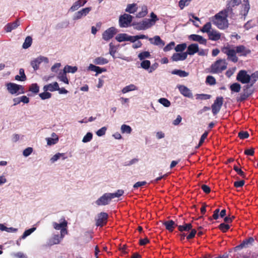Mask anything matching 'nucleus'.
Segmentation results:
<instances>
[{"mask_svg":"<svg viewBox=\"0 0 258 258\" xmlns=\"http://www.w3.org/2000/svg\"><path fill=\"white\" fill-rule=\"evenodd\" d=\"M192 226L191 223H184L182 225H178L177 228L181 234L179 235L180 239L182 240L186 237L187 240L192 239L195 236L197 231L192 228Z\"/></svg>","mask_w":258,"mask_h":258,"instance_id":"obj_1","label":"nucleus"},{"mask_svg":"<svg viewBox=\"0 0 258 258\" xmlns=\"http://www.w3.org/2000/svg\"><path fill=\"white\" fill-rule=\"evenodd\" d=\"M212 21L219 29L226 27V9H224L212 18Z\"/></svg>","mask_w":258,"mask_h":258,"instance_id":"obj_2","label":"nucleus"},{"mask_svg":"<svg viewBox=\"0 0 258 258\" xmlns=\"http://www.w3.org/2000/svg\"><path fill=\"white\" fill-rule=\"evenodd\" d=\"M226 60L219 59L213 63L210 67V73L212 74H219L226 69Z\"/></svg>","mask_w":258,"mask_h":258,"instance_id":"obj_3","label":"nucleus"},{"mask_svg":"<svg viewBox=\"0 0 258 258\" xmlns=\"http://www.w3.org/2000/svg\"><path fill=\"white\" fill-rule=\"evenodd\" d=\"M8 92L11 94L19 95L25 93L24 88L23 86L14 83H8L6 85Z\"/></svg>","mask_w":258,"mask_h":258,"instance_id":"obj_4","label":"nucleus"},{"mask_svg":"<svg viewBox=\"0 0 258 258\" xmlns=\"http://www.w3.org/2000/svg\"><path fill=\"white\" fill-rule=\"evenodd\" d=\"M133 17L130 14H124L119 18V25L121 28H126L131 26Z\"/></svg>","mask_w":258,"mask_h":258,"instance_id":"obj_5","label":"nucleus"},{"mask_svg":"<svg viewBox=\"0 0 258 258\" xmlns=\"http://www.w3.org/2000/svg\"><path fill=\"white\" fill-rule=\"evenodd\" d=\"M236 80L242 84H247L250 81V76L246 71L241 70L237 75Z\"/></svg>","mask_w":258,"mask_h":258,"instance_id":"obj_6","label":"nucleus"},{"mask_svg":"<svg viewBox=\"0 0 258 258\" xmlns=\"http://www.w3.org/2000/svg\"><path fill=\"white\" fill-rule=\"evenodd\" d=\"M112 198L109 192L104 194L101 197H100L98 200L95 201V204L99 206H106L108 205Z\"/></svg>","mask_w":258,"mask_h":258,"instance_id":"obj_7","label":"nucleus"},{"mask_svg":"<svg viewBox=\"0 0 258 258\" xmlns=\"http://www.w3.org/2000/svg\"><path fill=\"white\" fill-rule=\"evenodd\" d=\"M42 62H44L46 63H48V58L45 56H40L32 60L30 62V64L32 67L33 68L34 71H36L38 70L39 65Z\"/></svg>","mask_w":258,"mask_h":258,"instance_id":"obj_8","label":"nucleus"},{"mask_svg":"<svg viewBox=\"0 0 258 258\" xmlns=\"http://www.w3.org/2000/svg\"><path fill=\"white\" fill-rule=\"evenodd\" d=\"M91 7H87L75 12L73 16V20L74 21L79 20L86 16L91 11Z\"/></svg>","mask_w":258,"mask_h":258,"instance_id":"obj_9","label":"nucleus"},{"mask_svg":"<svg viewBox=\"0 0 258 258\" xmlns=\"http://www.w3.org/2000/svg\"><path fill=\"white\" fill-rule=\"evenodd\" d=\"M223 104V97H218L211 106L213 115H216L220 111Z\"/></svg>","mask_w":258,"mask_h":258,"instance_id":"obj_10","label":"nucleus"},{"mask_svg":"<svg viewBox=\"0 0 258 258\" xmlns=\"http://www.w3.org/2000/svg\"><path fill=\"white\" fill-rule=\"evenodd\" d=\"M149 21L147 19H144L142 21L133 23V26H134L135 29L137 30H146L151 27V24H149Z\"/></svg>","mask_w":258,"mask_h":258,"instance_id":"obj_11","label":"nucleus"},{"mask_svg":"<svg viewBox=\"0 0 258 258\" xmlns=\"http://www.w3.org/2000/svg\"><path fill=\"white\" fill-rule=\"evenodd\" d=\"M117 30L114 27H111L106 30L102 34V38L105 41H108L113 37L117 33Z\"/></svg>","mask_w":258,"mask_h":258,"instance_id":"obj_12","label":"nucleus"},{"mask_svg":"<svg viewBox=\"0 0 258 258\" xmlns=\"http://www.w3.org/2000/svg\"><path fill=\"white\" fill-rule=\"evenodd\" d=\"M108 214L105 212H101L98 215V218L96 221V225L98 226H102L106 223Z\"/></svg>","mask_w":258,"mask_h":258,"instance_id":"obj_13","label":"nucleus"},{"mask_svg":"<svg viewBox=\"0 0 258 258\" xmlns=\"http://www.w3.org/2000/svg\"><path fill=\"white\" fill-rule=\"evenodd\" d=\"M180 93L186 97L189 98H192V93L191 91L187 87L184 85H179L177 86Z\"/></svg>","mask_w":258,"mask_h":258,"instance_id":"obj_14","label":"nucleus"},{"mask_svg":"<svg viewBox=\"0 0 258 258\" xmlns=\"http://www.w3.org/2000/svg\"><path fill=\"white\" fill-rule=\"evenodd\" d=\"M86 3L87 1L86 0H78L75 2L69 9V12H74L78 10L80 8L84 6Z\"/></svg>","mask_w":258,"mask_h":258,"instance_id":"obj_15","label":"nucleus"},{"mask_svg":"<svg viewBox=\"0 0 258 258\" xmlns=\"http://www.w3.org/2000/svg\"><path fill=\"white\" fill-rule=\"evenodd\" d=\"M236 53L233 47L227 48V55L228 56V58L234 62H236L238 60Z\"/></svg>","mask_w":258,"mask_h":258,"instance_id":"obj_16","label":"nucleus"},{"mask_svg":"<svg viewBox=\"0 0 258 258\" xmlns=\"http://www.w3.org/2000/svg\"><path fill=\"white\" fill-rule=\"evenodd\" d=\"M149 40L151 44L159 47H162L165 45L164 41L158 35L155 36L153 38H149Z\"/></svg>","mask_w":258,"mask_h":258,"instance_id":"obj_17","label":"nucleus"},{"mask_svg":"<svg viewBox=\"0 0 258 258\" xmlns=\"http://www.w3.org/2000/svg\"><path fill=\"white\" fill-rule=\"evenodd\" d=\"M233 48L235 52L240 56H245L250 52V51L243 45L233 47Z\"/></svg>","mask_w":258,"mask_h":258,"instance_id":"obj_18","label":"nucleus"},{"mask_svg":"<svg viewBox=\"0 0 258 258\" xmlns=\"http://www.w3.org/2000/svg\"><path fill=\"white\" fill-rule=\"evenodd\" d=\"M199 51V45L197 43H192L187 46L185 53L192 55Z\"/></svg>","mask_w":258,"mask_h":258,"instance_id":"obj_19","label":"nucleus"},{"mask_svg":"<svg viewBox=\"0 0 258 258\" xmlns=\"http://www.w3.org/2000/svg\"><path fill=\"white\" fill-rule=\"evenodd\" d=\"M20 25V22L18 20H16L13 23H8L4 27L5 31L6 32H10L13 30L16 29Z\"/></svg>","mask_w":258,"mask_h":258,"instance_id":"obj_20","label":"nucleus"},{"mask_svg":"<svg viewBox=\"0 0 258 258\" xmlns=\"http://www.w3.org/2000/svg\"><path fill=\"white\" fill-rule=\"evenodd\" d=\"M60 220L62 221L60 223H57L56 222L53 223V226L54 229L56 230H60L61 231V230L64 229L67 230L66 227L67 226L68 222L64 219V218H61Z\"/></svg>","mask_w":258,"mask_h":258,"instance_id":"obj_21","label":"nucleus"},{"mask_svg":"<svg viewBox=\"0 0 258 258\" xmlns=\"http://www.w3.org/2000/svg\"><path fill=\"white\" fill-rule=\"evenodd\" d=\"M88 70L96 72V76H97L98 74H101L102 73L106 71V69L105 68H100L93 64H90L89 66L88 67Z\"/></svg>","mask_w":258,"mask_h":258,"instance_id":"obj_22","label":"nucleus"},{"mask_svg":"<svg viewBox=\"0 0 258 258\" xmlns=\"http://www.w3.org/2000/svg\"><path fill=\"white\" fill-rule=\"evenodd\" d=\"M241 3V0H229L227 8V17L232 11V8L239 5Z\"/></svg>","mask_w":258,"mask_h":258,"instance_id":"obj_23","label":"nucleus"},{"mask_svg":"<svg viewBox=\"0 0 258 258\" xmlns=\"http://www.w3.org/2000/svg\"><path fill=\"white\" fill-rule=\"evenodd\" d=\"M187 58V53L184 52L174 53L171 56V59L173 61L184 60Z\"/></svg>","mask_w":258,"mask_h":258,"instance_id":"obj_24","label":"nucleus"},{"mask_svg":"<svg viewBox=\"0 0 258 258\" xmlns=\"http://www.w3.org/2000/svg\"><path fill=\"white\" fill-rule=\"evenodd\" d=\"M43 89L45 92L47 91L53 92L59 89V86L58 83L56 82H55L53 83H50L44 86Z\"/></svg>","mask_w":258,"mask_h":258,"instance_id":"obj_25","label":"nucleus"},{"mask_svg":"<svg viewBox=\"0 0 258 258\" xmlns=\"http://www.w3.org/2000/svg\"><path fill=\"white\" fill-rule=\"evenodd\" d=\"M68 233L67 230L62 229L61 231L57 234H54L53 236V242H60Z\"/></svg>","mask_w":258,"mask_h":258,"instance_id":"obj_26","label":"nucleus"},{"mask_svg":"<svg viewBox=\"0 0 258 258\" xmlns=\"http://www.w3.org/2000/svg\"><path fill=\"white\" fill-rule=\"evenodd\" d=\"M163 224L169 231H172L175 227H177V224L173 220L166 221Z\"/></svg>","mask_w":258,"mask_h":258,"instance_id":"obj_27","label":"nucleus"},{"mask_svg":"<svg viewBox=\"0 0 258 258\" xmlns=\"http://www.w3.org/2000/svg\"><path fill=\"white\" fill-rule=\"evenodd\" d=\"M220 217L223 218L224 222L219 225V228L224 232H226V209L222 210L219 214Z\"/></svg>","mask_w":258,"mask_h":258,"instance_id":"obj_28","label":"nucleus"},{"mask_svg":"<svg viewBox=\"0 0 258 258\" xmlns=\"http://www.w3.org/2000/svg\"><path fill=\"white\" fill-rule=\"evenodd\" d=\"M243 4H242V9L241 11V15L246 16L250 9V5L248 0H243Z\"/></svg>","mask_w":258,"mask_h":258,"instance_id":"obj_29","label":"nucleus"},{"mask_svg":"<svg viewBox=\"0 0 258 258\" xmlns=\"http://www.w3.org/2000/svg\"><path fill=\"white\" fill-rule=\"evenodd\" d=\"M208 36L210 40L216 41L220 38V35L216 31L212 30L209 32Z\"/></svg>","mask_w":258,"mask_h":258,"instance_id":"obj_30","label":"nucleus"},{"mask_svg":"<svg viewBox=\"0 0 258 258\" xmlns=\"http://www.w3.org/2000/svg\"><path fill=\"white\" fill-rule=\"evenodd\" d=\"M20 75H16L15 79L18 81H25L27 79L26 76L25 74L24 70L22 68L19 69Z\"/></svg>","mask_w":258,"mask_h":258,"instance_id":"obj_31","label":"nucleus"},{"mask_svg":"<svg viewBox=\"0 0 258 258\" xmlns=\"http://www.w3.org/2000/svg\"><path fill=\"white\" fill-rule=\"evenodd\" d=\"M171 74L173 75H176L180 77L184 78L188 76L189 73L181 70L175 69L171 72Z\"/></svg>","mask_w":258,"mask_h":258,"instance_id":"obj_32","label":"nucleus"},{"mask_svg":"<svg viewBox=\"0 0 258 258\" xmlns=\"http://www.w3.org/2000/svg\"><path fill=\"white\" fill-rule=\"evenodd\" d=\"M66 74L67 73H64V71H62V72H59L57 76V78L59 79V81L63 82L64 83L69 84V80L67 77Z\"/></svg>","mask_w":258,"mask_h":258,"instance_id":"obj_33","label":"nucleus"},{"mask_svg":"<svg viewBox=\"0 0 258 258\" xmlns=\"http://www.w3.org/2000/svg\"><path fill=\"white\" fill-rule=\"evenodd\" d=\"M93 62L95 64L103 65L107 63L108 62V60L106 58L100 56L95 58L93 60Z\"/></svg>","mask_w":258,"mask_h":258,"instance_id":"obj_34","label":"nucleus"},{"mask_svg":"<svg viewBox=\"0 0 258 258\" xmlns=\"http://www.w3.org/2000/svg\"><path fill=\"white\" fill-rule=\"evenodd\" d=\"M137 4H132L127 5V7L125 10L126 12L130 14H134L137 10Z\"/></svg>","mask_w":258,"mask_h":258,"instance_id":"obj_35","label":"nucleus"},{"mask_svg":"<svg viewBox=\"0 0 258 258\" xmlns=\"http://www.w3.org/2000/svg\"><path fill=\"white\" fill-rule=\"evenodd\" d=\"M78 70V68L76 66H71L69 65L66 66L63 71H64V73H72L74 74Z\"/></svg>","mask_w":258,"mask_h":258,"instance_id":"obj_36","label":"nucleus"},{"mask_svg":"<svg viewBox=\"0 0 258 258\" xmlns=\"http://www.w3.org/2000/svg\"><path fill=\"white\" fill-rule=\"evenodd\" d=\"M61 157H62V160L65 159L67 157L65 156V154L64 153H58L53 155L50 159L51 163H53L57 161L58 159H59Z\"/></svg>","mask_w":258,"mask_h":258,"instance_id":"obj_37","label":"nucleus"},{"mask_svg":"<svg viewBox=\"0 0 258 258\" xmlns=\"http://www.w3.org/2000/svg\"><path fill=\"white\" fill-rule=\"evenodd\" d=\"M128 35L126 33L118 34L115 37V39L119 42L128 41Z\"/></svg>","mask_w":258,"mask_h":258,"instance_id":"obj_38","label":"nucleus"},{"mask_svg":"<svg viewBox=\"0 0 258 258\" xmlns=\"http://www.w3.org/2000/svg\"><path fill=\"white\" fill-rule=\"evenodd\" d=\"M137 90H138V88L135 85L130 84L128 86L124 87L122 89L121 91H122V93L125 94L128 92H130L132 91Z\"/></svg>","mask_w":258,"mask_h":258,"instance_id":"obj_39","label":"nucleus"},{"mask_svg":"<svg viewBox=\"0 0 258 258\" xmlns=\"http://www.w3.org/2000/svg\"><path fill=\"white\" fill-rule=\"evenodd\" d=\"M151 56L150 52L148 51L141 52L138 55L140 60H145L146 58H150Z\"/></svg>","mask_w":258,"mask_h":258,"instance_id":"obj_40","label":"nucleus"},{"mask_svg":"<svg viewBox=\"0 0 258 258\" xmlns=\"http://www.w3.org/2000/svg\"><path fill=\"white\" fill-rule=\"evenodd\" d=\"M32 43V38L31 36H28L26 37L25 39L24 42L23 44L22 47L24 49L28 48L31 45Z\"/></svg>","mask_w":258,"mask_h":258,"instance_id":"obj_41","label":"nucleus"},{"mask_svg":"<svg viewBox=\"0 0 258 258\" xmlns=\"http://www.w3.org/2000/svg\"><path fill=\"white\" fill-rule=\"evenodd\" d=\"M36 227H33L30 229L26 230L23 233V235L21 236L20 239H25L27 237H28L31 234H32L36 230Z\"/></svg>","mask_w":258,"mask_h":258,"instance_id":"obj_42","label":"nucleus"},{"mask_svg":"<svg viewBox=\"0 0 258 258\" xmlns=\"http://www.w3.org/2000/svg\"><path fill=\"white\" fill-rule=\"evenodd\" d=\"M230 89L232 93H237L240 91L241 86L238 83H234L230 86Z\"/></svg>","mask_w":258,"mask_h":258,"instance_id":"obj_43","label":"nucleus"},{"mask_svg":"<svg viewBox=\"0 0 258 258\" xmlns=\"http://www.w3.org/2000/svg\"><path fill=\"white\" fill-rule=\"evenodd\" d=\"M120 130L122 134H130L132 132V127L130 125L125 124L121 126Z\"/></svg>","mask_w":258,"mask_h":258,"instance_id":"obj_44","label":"nucleus"},{"mask_svg":"<svg viewBox=\"0 0 258 258\" xmlns=\"http://www.w3.org/2000/svg\"><path fill=\"white\" fill-rule=\"evenodd\" d=\"M141 67L145 70H149L151 66V62L149 60H143L141 62Z\"/></svg>","mask_w":258,"mask_h":258,"instance_id":"obj_45","label":"nucleus"},{"mask_svg":"<svg viewBox=\"0 0 258 258\" xmlns=\"http://www.w3.org/2000/svg\"><path fill=\"white\" fill-rule=\"evenodd\" d=\"M151 19H147V20L149 23V24H151V26L154 25L155 22L158 20L157 16L156 14H155L153 12H152L150 14Z\"/></svg>","mask_w":258,"mask_h":258,"instance_id":"obj_46","label":"nucleus"},{"mask_svg":"<svg viewBox=\"0 0 258 258\" xmlns=\"http://www.w3.org/2000/svg\"><path fill=\"white\" fill-rule=\"evenodd\" d=\"M29 91L35 94H37L39 91V87L36 83L32 84L30 86Z\"/></svg>","mask_w":258,"mask_h":258,"instance_id":"obj_47","label":"nucleus"},{"mask_svg":"<svg viewBox=\"0 0 258 258\" xmlns=\"http://www.w3.org/2000/svg\"><path fill=\"white\" fill-rule=\"evenodd\" d=\"M211 29V22L206 23L202 27L201 31L204 33H209L210 32Z\"/></svg>","mask_w":258,"mask_h":258,"instance_id":"obj_48","label":"nucleus"},{"mask_svg":"<svg viewBox=\"0 0 258 258\" xmlns=\"http://www.w3.org/2000/svg\"><path fill=\"white\" fill-rule=\"evenodd\" d=\"M46 140L47 141V145L49 146H51L56 144L58 142V137H56L55 138H46Z\"/></svg>","mask_w":258,"mask_h":258,"instance_id":"obj_49","label":"nucleus"},{"mask_svg":"<svg viewBox=\"0 0 258 258\" xmlns=\"http://www.w3.org/2000/svg\"><path fill=\"white\" fill-rule=\"evenodd\" d=\"M93 138V134L91 132L87 133L83 137L82 142L84 143H88L92 140Z\"/></svg>","mask_w":258,"mask_h":258,"instance_id":"obj_50","label":"nucleus"},{"mask_svg":"<svg viewBox=\"0 0 258 258\" xmlns=\"http://www.w3.org/2000/svg\"><path fill=\"white\" fill-rule=\"evenodd\" d=\"M139 159L135 158L130 161H125L122 163V165L124 166H130L133 164H136L139 162Z\"/></svg>","mask_w":258,"mask_h":258,"instance_id":"obj_51","label":"nucleus"},{"mask_svg":"<svg viewBox=\"0 0 258 258\" xmlns=\"http://www.w3.org/2000/svg\"><path fill=\"white\" fill-rule=\"evenodd\" d=\"M158 102L164 106L168 107L170 106V102L165 98H161L158 100Z\"/></svg>","mask_w":258,"mask_h":258,"instance_id":"obj_52","label":"nucleus"},{"mask_svg":"<svg viewBox=\"0 0 258 258\" xmlns=\"http://www.w3.org/2000/svg\"><path fill=\"white\" fill-rule=\"evenodd\" d=\"M186 48V44L185 43L177 44L174 49L176 52H182Z\"/></svg>","mask_w":258,"mask_h":258,"instance_id":"obj_53","label":"nucleus"},{"mask_svg":"<svg viewBox=\"0 0 258 258\" xmlns=\"http://www.w3.org/2000/svg\"><path fill=\"white\" fill-rule=\"evenodd\" d=\"M124 193V191L122 189H118L115 192L110 193L112 199L115 198H119Z\"/></svg>","mask_w":258,"mask_h":258,"instance_id":"obj_54","label":"nucleus"},{"mask_svg":"<svg viewBox=\"0 0 258 258\" xmlns=\"http://www.w3.org/2000/svg\"><path fill=\"white\" fill-rule=\"evenodd\" d=\"M39 97L42 100L49 99L51 97V94L47 91L41 93L39 94Z\"/></svg>","mask_w":258,"mask_h":258,"instance_id":"obj_55","label":"nucleus"},{"mask_svg":"<svg viewBox=\"0 0 258 258\" xmlns=\"http://www.w3.org/2000/svg\"><path fill=\"white\" fill-rule=\"evenodd\" d=\"M191 0H180L179 2V7L181 10H183L184 7L187 6Z\"/></svg>","mask_w":258,"mask_h":258,"instance_id":"obj_56","label":"nucleus"},{"mask_svg":"<svg viewBox=\"0 0 258 258\" xmlns=\"http://www.w3.org/2000/svg\"><path fill=\"white\" fill-rule=\"evenodd\" d=\"M206 82L210 85H213L216 84V80L214 77L208 76L206 78Z\"/></svg>","mask_w":258,"mask_h":258,"instance_id":"obj_57","label":"nucleus"},{"mask_svg":"<svg viewBox=\"0 0 258 258\" xmlns=\"http://www.w3.org/2000/svg\"><path fill=\"white\" fill-rule=\"evenodd\" d=\"M174 46L175 42L173 41H171L169 44H168L165 47H164V48H163V50L165 52L169 51L172 50Z\"/></svg>","mask_w":258,"mask_h":258,"instance_id":"obj_58","label":"nucleus"},{"mask_svg":"<svg viewBox=\"0 0 258 258\" xmlns=\"http://www.w3.org/2000/svg\"><path fill=\"white\" fill-rule=\"evenodd\" d=\"M106 130H107V127L105 126H103V127H101V128H100L99 130H98L96 132V135L98 137L103 136V135H104L105 134Z\"/></svg>","mask_w":258,"mask_h":258,"instance_id":"obj_59","label":"nucleus"},{"mask_svg":"<svg viewBox=\"0 0 258 258\" xmlns=\"http://www.w3.org/2000/svg\"><path fill=\"white\" fill-rule=\"evenodd\" d=\"M147 14V9L146 7L143 8L141 12H139L136 17L137 18H142L145 16Z\"/></svg>","mask_w":258,"mask_h":258,"instance_id":"obj_60","label":"nucleus"},{"mask_svg":"<svg viewBox=\"0 0 258 258\" xmlns=\"http://www.w3.org/2000/svg\"><path fill=\"white\" fill-rule=\"evenodd\" d=\"M211 96L209 94H198L197 99H201V100H208L210 99Z\"/></svg>","mask_w":258,"mask_h":258,"instance_id":"obj_61","label":"nucleus"},{"mask_svg":"<svg viewBox=\"0 0 258 258\" xmlns=\"http://www.w3.org/2000/svg\"><path fill=\"white\" fill-rule=\"evenodd\" d=\"M33 152V148L31 147H28L25 149L23 152V154L25 157L29 156Z\"/></svg>","mask_w":258,"mask_h":258,"instance_id":"obj_62","label":"nucleus"},{"mask_svg":"<svg viewBox=\"0 0 258 258\" xmlns=\"http://www.w3.org/2000/svg\"><path fill=\"white\" fill-rule=\"evenodd\" d=\"M249 134L246 131H241L238 133V137L241 139H246L248 137Z\"/></svg>","mask_w":258,"mask_h":258,"instance_id":"obj_63","label":"nucleus"},{"mask_svg":"<svg viewBox=\"0 0 258 258\" xmlns=\"http://www.w3.org/2000/svg\"><path fill=\"white\" fill-rule=\"evenodd\" d=\"M147 184V182L145 181H138L133 185V187L134 189H137L140 187H142Z\"/></svg>","mask_w":258,"mask_h":258,"instance_id":"obj_64","label":"nucleus"}]
</instances>
